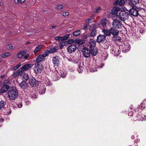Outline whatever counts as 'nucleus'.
Returning <instances> with one entry per match:
<instances>
[{
	"label": "nucleus",
	"instance_id": "1",
	"mask_svg": "<svg viewBox=\"0 0 146 146\" xmlns=\"http://www.w3.org/2000/svg\"><path fill=\"white\" fill-rule=\"evenodd\" d=\"M8 96L11 100H14L18 96V92L16 88L13 87L8 92Z\"/></svg>",
	"mask_w": 146,
	"mask_h": 146
},
{
	"label": "nucleus",
	"instance_id": "2",
	"mask_svg": "<svg viewBox=\"0 0 146 146\" xmlns=\"http://www.w3.org/2000/svg\"><path fill=\"white\" fill-rule=\"evenodd\" d=\"M129 16L127 13L124 11H121L119 13L118 17L121 20L124 21L128 20Z\"/></svg>",
	"mask_w": 146,
	"mask_h": 146
},
{
	"label": "nucleus",
	"instance_id": "3",
	"mask_svg": "<svg viewBox=\"0 0 146 146\" xmlns=\"http://www.w3.org/2000/svg\"><path fill=\"white\" fill-rule=\"evenodd\" d=\"M43 69L42 65L40 64H36L34 67V70L36 73H40Z\"/></svg>",
	"mask_w": 146,
	"mask_h": 146
},
{
	"label": "nucleus",
	"instance_id": "4",
	"mask_svg": "<svg viewBox=\"0 0 146 146\" xmlns=\"http://www.w3.org/2000/svg\"><path fill=\"white\" fill-rule=\"evenodd\" d=\"M112 25L113 27L116 28H120L122 27L121 22L117 19H115L113 21Z\"/></svg>",
	"mask_w": 146,
	"mask_h": 146
},
{
	"label": "nucleus",
	"instance_id": "5",
	"mask_svg": "<svg viewBox=\"0 0 146 146\" xmlns=\"http://www.w3.org/2000/svg\"><path fill=\"white\" fill-rule=\"evenodd\" d=\"M70 35L69 34H66L63 36H58L55 37V40H58L60 41H62L64 40H66L69 37Z\"/></svg>",
	"mask_w": 146,
	"mask_h": 146
},
{
	"label": "nucleus",
	"instance_id": "6",
	"mask_svg": "<svg viewBox=\"0 0 146 146\" xmlns=\"http://www.w3.org/2000/svg\"><path fill=\"white\" fill-rule=\"evenodd\" d=\"M76 49V45L74 44H71L67 48L68 52L70 53L74 52Z\"/></svg>",
	"mask_w": 146,
	"mask_h": 146
},
{
	"label": "nucleus",
	"instance_id": "7",
	"mask_svg": "<svg viewBox=\"0 0 146 146\" xmlns=\"http://www.w3.org/2000/svg\"><path fill=\"white\" fill-rule=\"evenodd\" d=\"M83 55L85 58H88L90 56V51L87 48H84L82 51Z\"/></svg>",
	"mask_w": 146,
	"mask_h": 146
},
{
	"label": "nucleus",
	"instance_id": "8",
	"mask_svg": "<svg viewBox=\"0 0 146 146\" xmlns=\"http://www.w3.org/2000/svg\"><path fill=\"white\" fill-rule=\"evenodd\" d=\"M31 67V64H27L23 65L19 70L22 73L23 71H24L29 70L30 68Z\"/></svg>",
	"mask_w": 146,
	"mask_h": 146
},
{
	"label": "nucleus",
	"instance_id": "9",
	"mask_svg": "<svg viewBox=\"0 0 146 146\" xmlns=\"http://www.w3.org/2000/svg\"><path fill=\"white\" fill-rule=\"evenodd\" d=\"M30 84L33 86L35 87L38 85V81L36 80L34 78H31L29 80Z\"/></svg>",
	"mask_w": 146,
	"mask_h": 146
},
{
	"label": "nucleus",
	"instance_id": "10",
	"mask_svg": "<svg viewBox=\"0 0 146 146\" xmlns=\"http://www.w3.org/2000/svg\"><path fill=\"white\" fill-rule=\"evenodd\" d=\"M122 46L123 47L122 51L124 52H127L131 48L130 45L128 43H124Z\"/></svg>",
	"mask_w": 146,
	"mask_h": 146
},
{
	"label": "nucleus",
	"instance_id": "11",
	"mask_svg": "<svg viewBox=\"0 0 146 146\" xmlns=\"http://www.w3.org/2000/svg\"><path fill=\"white\" fill-rule=\"evenodd\" d=\"M90 54L93 56H96L97 53V50L95 47V46H90Z\"/></svg>",
	"mask_w": 146,
	"mask_h": 146
},
{
	"label": "nucleus",
	"instance_id": "12",
	"mask_svg": "<svg viewBox=\"0 0 146 146\" xmlns=\"http://www.w3.org/2000/svg\"><path fill=\"white\" fill-rule=\"evenodd\" d=\"M129 13L131 15L134 17H137L138 15V11L134 8H132L130 10Z\"/></svg>",
	"mask_w": 146,
	"mask_h": 146
},
{
	"label": "nucleus",
	"instance_id": "13",
	"mask_svg": "<svg viewBox=\"0 0 146 146\" xmlns=\"http://www.w3.org/2000/svg\"><path fill=\"white\" fill-rule=\"evenodd\" d=\"M117 28H114V27H111L110 28L111 33L114 36H117L119 34V31L117 29Z\"/></svg>",
	"mask_w": 146,
	"mask_h": 146
},
{
	"label": "nucleus",
	"instance_id": "14",
	"mask_svg": "<svg viewBox=\"0 0 146 146\" xmlns=\"http://www.w3.org/2000/svg\"><path fill=\"white\" fill-rule=\"evenodd\" d=\"M120 9L118 7H115L112 9L111 13L113 15H117L118 13L120 11Z\"/></svg>",
	"mask_w": 146,
	"mask_h": 146
},
{
	"label": "nucleus",
	"instance_id": "15",
	"mask_svg": "<svg viewBox=\"0 0 146 146\" xmlns=\"http://www.w3.org/2000/svg\"><path fill=\"white\" fill-rule=\"evenodd\" d=\"M46 87L44 85H40V87L38 90V92L39 94H44L45 93Z\"/></svg>",
	"mask_w": 146,
	"mask_h": 146
},
{
	"label": "nucleus",
	"instance_id": "16",
	"mask_svg": "<svg viewBox=\"0 0 146 146\" xmlns=\"http://www.w3.org/2000/svg\"><path fill=\"white\" fill-rule=\"evenodd\" d=\"M21 87L24 89H27L28 87V85L25 81H23L19 84Z\"/></svg>",
	"mask_w": 146,
	"mask_h": 146
},
{
	"label": "nucleus",
	"instance_id": "17",
	"mask_svg": "<svg viewBox=\"0 0 146 146\" xmlns=\"http://www.w3.org/2000/svg\"><path fill=\"white\" fill-rule=\"evenodd\" d=\"M58 73L57 71H55L52 74V77L54 81H56L58 80L59 76Z\"/></svg>",
	"mask_w": 146,
	"mask_h": 146
},
{
	"label": "nucleus",
	"instance_id": "18",
	"mask_svg": "<svg viewBox=\"0 0 146 146\" xmlns=\"http://www.w3.org/2000/svg\"><path fill=\"white\" fill-rule=\"evenodd\" d=\"M106 37L104 35H100L97 37V41L98 42H103L105 39Z\"/></svg>",
	"mask_w": 146,
	"mask_h": 146
},
{
	"label": "nucleus",
	"instance_id": "19",
	"mask_svg": "<svg viewBox=\"0 0 146 146\" xmlns=\"http://www.w3.org/2000/svg\"><path fill=\"white\" fill-rule=\"evenodd\" d=\"M52 61L54 65L57 66L59 64V59L58 56L54 57L53 58Z\"/></svg>",
	"mask_w": 146,
	"mask_h": 146
},
{
	"label": "nucleus",
	"instance_id": "20",
	"mask_svg": "<svg viewBox=\"0 0 146 146\" xmlns=\"http://www.w3.org/2000/svg\"><path fill=\"white\" fill-rule=\"evenodd\" d=\"M45 58L42 55H40L37 57L36 59V62L39 63L41 61L44 60Z\"/></svg>",
	"mask_w": 146,
	"mask_h": 146
},
{
	"label": "nucleus",
	"instance_id": "21",
	"mask_svg": "<svg viewBox=\"0 0 146 146\" xmlns=\"http://www.w3.org/2000/svg\"><path fill=\"white\" fill-rule=\"evenodd\" d=\"M26 53V52L24 50H22L18 52L17 56V58H21Z\"/></svg>",
	"mask_w": 146,
	"mask_h": 146
},
{
	"label": "nucleus",
	"instance_id": "22",
	"mask_svg": "<svg viewBox=\"0 0 146 146\" xmlns=\"http://www.w3.org/2000/svg\"><path fill=\"white\" fill-rule=\"evenodd\" d=\"M126 0H116V4L119 5L121 6L125 3Z\"/></svg>",
	"mask_w": 146,
	"mask_h": 146
},
{
	"label": "nucleus",
	"instance_id": "23",
	"mask_svg": "<svg viewBox=\"0 0 146 146\" xmlns=\"http://www.w3.org/2000/svg\"><path fill=\"white\" fill-rule=\"evenodd\" d=\"M103 32L106 36H110L111 35L110 29L109 30L105 29H104L103 30Z\"/></svg>",
	"mask_w": 146,
	"mask_h": 146
},
{
	"label": "nucleus",
	"instance_id": "24",
	"mask_svg": "<svg viewBox=\"0 0 146 146\" xmlns=\"http://www.w3.org/2000/svg\"><path fill=\"white\" fill-rule=\"evenodd\" d=\"M9 88V86L6 84L4 85L1 88V91L2 93H4L7 91Z\"/></svg>",
	"mask_w": 146,
	"mask_h": 146
},
{
	"label": "nucleus",
	"instance_id": "25",
	"mask_svg": "<svg viewBox=\"0 0 146 146\" xmlns=\"http://www.w3.org/2000/svg\"><path fill=\"white\" fill-rule=\"evenodd\" d=\"M11 54V53L9 52H6L3 53L1 55V56L2 58H7Z\"/></svg>",
	"mask_w": 146,
	"mask_h": 146
},
{
	"label": "nucleus",
	"instance_id": "26",
	"mask_svg": "<svg viewBox=\"0 0 146 146\" xmlns=\"http://www.w3.org/2000/svg\"><path fill=\"white\" fill-rule=\"evenodd\" d=\"M42 45H41L36 46L34 50V51L35 53H36L38 51H40L42 48Z\"/></svg>",
	"mask_w": 146,
	"mask_h": 146
},
{
	"label": "nucleus",
	"instance_id": "27",
	"mask_svg": "<svg viewBox=\"0 0 146 146\" xmlns=\"http://www.w3.org/2000/svg\"><path fill=\"white\" fill-rule=\"evenodd\" d=\"M90 44V46H95L96 41L93 39H91L89 42Z\"/></svg>",
	"mask_w": 146,
	"mask_h": 146
},
{
	"label": "nucleus",
	"instance_id": "28",
	"mask_svg": "<svg viewBox=\"0 0 146 146\" xmlns=\"http://www.w3.org/2000/svg\"><path fill=\"white\" fill-rule=\"evenodd\" d=\"M112 53L115 56H118L120 53V51L119 48H117V49L114 51V52H113Z\"/></svg>",
	"mask_w": 146,
	"mask_h": 146
},
{
	"label": "nucleus",
	"instance_id": "29",
	"mask_svg": "<svg viewBox=\"0 0 146 146\" xmlns=\"http://www.w3.org/2000/svg\"><path fill=\"white\" fill-rule=\"evenodd\" d=\"M96 68H102L104 65L101 62H96Z\"/></svg>",
	"mask_w": 146,
	"mask_h": 146
},
{
	"label": "nucleus",
	"instance_id": "30",
	"mask_svg": "<svg viewBox=\"0 0 146 146\" xmlns=\"http://www.w3.org/2000/svg\"><path fill=\"white\" fill-rule=\"evenodd\" d=\"M22 72L20 71V70L19 69L18 70L16 71L13 74V76L14 78L17 77V76L19 75Z\"/></svg>",
	"mask_w": 146,
	"mask_h": 146
},
{
	"label": "nucleus",
	"instance_id": "31",
	"mask_svg": "<svg viewBox=\"0 0 146 146\" xmlns=\"http://www.w3.org/2000/svg\"><path fill=\"white\" fill-rule=\"evenodd\" d=\"M91 32L90 33V36H91L93 37L96 36V34L97 33V31L96 29H94V30H90Z\"/></svg>",
	"mask_w": 146,
	"mask_h": 146
},
{
	"label": "nucleus",
	"instance_id": "32",
	"mask_svg": "<svg viewBox=\"0 0 146 146\" xmlns=\"http://www.w3.org/2000/svg\"><path fill=\"white\" fill-rule=\"evenodd\" d=\"M25 1V0H15V4H18L23 3H24Z\"/></svg>",
	"mask_w": 146,
	"mask_h": 146
},
{
	"label": "nucleus",
	"instance_id": "33",
	"mask_svg": "<svg viewBox=\"0 0 146 146\" xmlns=\"http://www.w3.org/2000/svg\"><path fill=\"white\" fill-rule=\"evenodd\" d=\"M131 3L135 5L139 3V0H129Z\"/></svg>",
	"mask_w": 146,
	"mask_h": 146
},
{
	"label": "nucleus",
	"instance_id": "34",
	"mask_svg": "<svg viewBox=\"0 0 146 146\" xmlns=\"http://www.w3.org/2000/svg\"><path fill=\"white\" fill-rule=\"evenodd\" d=\"M57 49L55 47H53L50 48L48 50L49 53H52L55 52Z\"/></svg>",
	"mask_w": 146,
	"mask_h": 146
},
{
	"label": "nucleus",
	"instance_id": "35",
	"mask_svg": "<svg viewBox=\"0 0 146 146\" xmlns=\"http://www.w3.org/2000/svg\"><path fill=\"white\" fill-rule=\"evenodd\" d=\"M81 33L80 30H78L74 32L73 33V35L74 36H78Z\"/></svg>",
	"mask_w": 146,
	"mask_h": 146
},
{
	"label": "nucleus",
	"instance_id": "36",
	"mask_svg": "<svg viewBox=\"0 0 146 146\" xmlns=\"http://www.w3.org/2000/svg\"><path fill=\"white\" fill-rule=\"evenodd\" d=\"M106 24V20L105 19L102 20L101 21V25L104 27H105Z\"/></svg>",
	"mask_w": 146,
	"mask_h": 146
},
{
	"label": "nucleus",
	"instance_id": "37",
	"mask_svg": "<svg viewBox=\"0 0 146 146\" xmlns=\"http://www.w3.org/2000/svg\"><path fill=\"white\" fill-rule=\"evenodd\" d=\"M84 68L79 65L78 67L77 68V70L79 73H81L83 70Z\"/></svg>",
	"mask_w": 146,
	"mask_h": 146
},
{
	"label": "nucleus",
	"instance_id": "38",
	"mask_svg": "<svg viewBox=\"0 0 146 146\" xmlns=\"http://www.w3.org/2000/svg\"><path fill=\"white\" fill-rule=\"evenodd\" d=\"M34 32L33 30H32V31H31L29 32L27 31L25 33V35L27 36H29L33 34V33Z\"/></svg>",
	"mask_w": 146,
	"mask_h": 146
},
{
	"label": "nucleus",
	"instance_id": "39",
	"mask_svg": "<svg viewBox=\"0 0 146 146\" xmlns=\"http://www.w3.org/2000/svg\"><path fill=\"white\" fill-rule=\"evenodd\" d=\"M5 104V103L3 101H1L0 102V109L4 108Z\"/></svg>",
	"mask_w": 146,
	"mask_h": 146
},
{
	"label": "nucleus",
	"instance_id": "40",
	"mask_svg": "<svg viewBox=\"0 0 146 146\" xmlns=\"http://www.w3.org/2000/svg\"><path fill=\"white\" fill-rule=\"evenodd\" d=\"M29 78V76L27 74H25L23 75V81H27Z\"/></svg>",
	"mask_w": 146,
	"mask_h": 146
},
{
	"label": "nucleus",
	"instance_id": "41",
	"mask_svg": "<svg viewBox=\"0 0 146 146\" xmlns=\"http://www.w3.org/2000/svg\"><path fill=\"white\" fill-rule=\"evenodd\" d=\"M101 10L102 8L101 7H98L96 8V9L94 11H93V12L96 13H98Z\"/></svg>",
	"mask_w": 146,
	"mask_h": 146
},
{
	"label": "nucleus",
	"instance_id": "42",
	"mask_svg": "<svg viewBox=\"0 0 146 146\" xmlns=\"http://www.w3.org/2000/svg\"><path fill=\"white\" fill-rule=\"evenodd\" d=\"M45 84L46 86H49L51 85L50 80L48 79H45Z\"/></svg>",
	"mask_w": 146,
	"mask_h": 146
},
{
	"label": "nucleus",
	"instance_id": "43",
	"mask_svg": "<svg viewBox=\"0 0 146 146\" xmlns=\"http://www.w3.org/2000/svg\"><path fill=\"white\" fill-rule=\"evenodd\" d=\"M96 26L95 24H92L90 27V30H92L95 29L96 28Z\"/></svg>",
	"mask_w": 146,
	"mask_h": 146
},
{
	"label": "nucleus",
	"instance_id": "44",
	"mask_svg": "<svg viewBox=\"0 0 146 146\" xmlns=\"http://www.w3.org/2000/svg\"><path fill=\"white\" fill-rule=\"evenodd\" d=\"M66 42H61L59 44V46L60 49H62L63 46L66 45Z\"/></svg>",
	"mask_w": 146,
	"mask_h": 146
},
{
	"label": "nucleus",
	"instance_id": "45",
	"mask_svg": "<svg viewBox=\"0 0 146 146\" xmlns=\"http://www.w3.org/2000/svg\"><path fill=\"white\" fill-rule=\"evenodd\" d=\"M56 8L58 9H62L64 8L63 6L60 4H58L56 6Z\"/></svg>",
	"mask_w": 146,
	"mask_h": 146
},
{
	"label": "nucleus",
	"instance_id": "46",
	"mask_svg": "<svg viewBox=\"0 0 146 146\" xmlns=\"http://www.w3.org/2000/svg\"><path fill=\"white\" fill-rule=\"evenodd\" d=\"M49 53V52L48 50H46L44 53L42 55L45 58L48 55Z\"/></svg>",
	"mask_w": 146,
	"mask_h": 146
},
{
	"label": "nucleus",
	"instance_id": "47",
	"mask_svg": "<svg viewBox=\"0 0 146 146\" xmlns=\"http://www.w3.org/2000/svg\"><path fill=\"white\" fill-rule=\"evenodd\" d=\"M61 76L62 77L64 78L65 77H66V76L67 75V73L66 72H63V71H62L61 72Z\"/></svg>",
	"mask_w": 146,
	"mask_h": 146
},
{
	"label": "nucleus",
	"instance_id": "48",
	"mask_svg": "<svg viewBox=\"0 0 146 146\" xmlns=\"http://www.w3.org/2000/svg\"><path fill=\"white\" fill-rule=\"evenodd\" d=\"M62 15L64 17L67 16L69 15V13L68 12H65L62 13Z\"/></svg>",
	"mask_w": 146,
	"mask_h": 146
},
{
	"label": "nucleus",
	"instance_id": "49",
	"mask_svg": "<svg viewBox=\"0 0 146 146\" xmlns=\"http://www.w3.org/2000/svg\"><path fill=\"white\" fill-rule=\"evenodd\" d=\"M7 48L9 50H10L11 49H13L14 48H13V46L11 44H9L7 46Z\"/></svg>",
	"mask_w": 146,
	"mask_h": 146
},
{
	"label": "nucleus",
	"instance_id": "50",
	"mask_svg": "<svg viewBox=\"0 0 146 146\" xmlns=\"http://www.w3.org/2000/svg\"><path fill=\"white\" fill-rule=\"evenodd\" d=\"M117 49V48H116V47L114 46H112L111 47V52L112 53V52H114V51H115V50Z\"/></svg>",
	"mask_w": 146,
	"mask_h": 146
},
{
	"label": "nucleus",
	"instance_id": "51",
	"mask_svg": "<svg viewBox=\"0 0 146 146\" xmlns=\"http://www.w3.org/2000/svg\"><path fill=\"white\" fill-rule=\"evenodd\" d=\"M10 81V79L9 78H8L5 80L4 82V84H8L9 83Z\"/></svg>",
	"mask_w": 146,
	"mask_h": 146
},
{
	"label": "nucleus",
	"instance_id": "52",
	"mask_svg": "<svg viewBox=\"0 0 146 146\" xmlns=\"http://www.w3.org/2000/svg\"><path fill=\"white\" fill-rule=\"evenodd\" d=\"M84 40H79L78 41V42L80 44H82L84 42Z\"/></svg>",
	"mask_w": 146,
	"mask_h": 146
},
{
	"label": "nucleus",
	"instance_id": "53",
	"mask_svg": "<svg viewBox=\"0 0 146 146\" xmlns=\"http://www.w3.org/2000/svg\"><path fill=\"white\" fill-rule=\"evenodd\" d=\"M109 46V44L107 43H106L104 44V48H108Z\"/></svg>",
	"mask_w": 146,
	"mask_h": 146
},
{
	"label": "nucleus",
	"instance_id": "54",
	"mask_svg": "<svg viewBox=\"0 0 146 146\" xmlns=\"http://www.w3.org/2000/svg\"><path fill=\"white\" fill-rule=\"evenodd\" d=\"M139 32L141 33H143L145 31L144 29H143L141 28L139 29Z\"/></svg>",
	"mask_w": 146,
	"mask_h": 146
},
{
	"label": "nucleus",
	"instance_id": "55",
	"mask_svg": "<svg viewBox=\"0 0 146 146\" xmlns=\"http://www.w3.org/2000/svg\"><path fill=\"white\" fill-rule=\"evenodd\" d=\"M17 107L20 108L22 107V104L21 102H20L17 105Z\"/></svg>",
	"mask_w": 146,
	"mask_h": 146
},
{
	"label": "nucleus",
	"instance_id": "56",
	"mask_svg": "<svg viewBox=\"0 0 146 146\" xmlns=\"http://www.w3.org/2000/svg\"><path fill=\"white\" fill-rule=\"evenodd\" d=\"M29 56V55L28 54H26L24 56V58L25 60L27 59L28 58Z\"/></svg>",
	"mask_w": 146,
	"mask_h": 146
},
{
	"label": "nucleus",
	"instance_id": "57",
	"mask_svg": "<svg viewBox=\"0 0 146 146\" xmlns=\"http://www.w3.org/2000/svg\"><path fill=\"white\" fill-rule=\"evenodd\" d=\"M25 103L27 105H28L30 104V102H29V100L27 99H26L25 101Z\"/></svg>",
	"mask_w": 146,
	"mask_h": 146
},
{
	"label": "nucleus",
	"instance_id": "58",
	"mask_svg": "<svg viewBox=\"0 0 146 146\" xmlns=\"http://www.w3.org/2000/svg\"><path fill=\"white\" fill-rule=\"evenodd\" d=\"M138 118L139 119V120H141V121H142L143 120V118L140 115H139L137 116Z\"/></svg>",
	"mask_w": 146,
	"mask_h": 146
},
{
	"label": "nucleus",
	"instance_id": "59",
	"mask_svg": "<svg viewBox=\"0 0 146 146\" xmlns=\"http://www.w3.org/2000/svg\"><path fill=\"white\" fill-rule=\"evenodd\" d=\"M74 42V40L73 39H70L68 40L69 43H72Z\"/></svg>",
	"mask_w": 146,
	"mask_h": 146
},
{
	"label": "nucleus",
	"instance_id": "60",
	"mask_svg": "<svg viewBox=\"0 0 146 146\" xmlns=\"http://www.w3.org/2000/svg\"><path fill=\"white\" fill-rule=\"evenodd\" d=\"M21 66V64L20 63H19L17 65H16L15 66L17 69L19 68Z\"/></svg>",
	"mask_w": 146,
	"mask_h": 146
},
{
	"label": "nucleus",
	"instance_id": "61",
	"mask_svg": "<svg viewBox=\"0 0 146 146\" xmlns=\"http://www.w3.org/2000/svg\"><path fill=\"white\" fill-rule=\"evenodd\" d=\"M92 19H88V20L86 21V22L87 23H89L91 22L92 21Z\"/></svg>",
	"mask_w": 146,
	"mask_h": 146
},
{
	"label": "nucleus",
	"instance_id": "62",
	"mask_svg": "<svg viewBox=\"0 0 146 146\" xmlns=\"http://www.w3.org/2000/svg\"><path fill=\"white\" fill-rule=\"evenodd\" d=\"M129 116H132L133 115V113L132 112H130L128 113Z\"/></svg>",
	"mask_w": 146,
	"mask_h": 146
},
{
	"label": "nucleus",
	"instance_id": "63",
	"mask_svg": "<svg viewBox=\"0 0 146 146\" xmlns=\"http://www.w3.org/2000/svg\"><path fill=\"white\" fill-rule=\"evenodd\" d=\"M116 40H119V41H120L121 40L120 38V37H118L117 36L116 38Z\"/></svg>",
	"mask_w": 146,
	"mask_h": 146
},
{
	"label": "nucleus",
	"instance_id": "64",
	"mask_svg": "<svg viewBox=\"0 0 146 146\" xmlns=\"http://www.w3.org/2000/svg\"><path fill=\"white\" fill-rule=\"evenodd\" d=\"M97 70L96 69V68H95V69H94V70L92 69H90V71L92 72H95Z\"/></svg>",
	"mask_w": 146,
	"mask_h": 146
}]
</instances>
